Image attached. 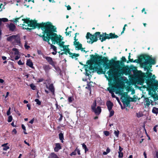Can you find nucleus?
<instances>
[{"mask_svg":"<svg viewBox=\"0 0 158 158\" xmlns=\"http://www.w3.org/2000/svg\"><path fill=\"white\" fill-rule=\"evenodd\" d=\"M119 151L118 152H122V151L123 150V148H121L120 146H119Z\"/></svg>","mask_w":158,"mask_h":158,"instance_id":"09e8293b","label":"nucleus"},{"mask_svg":"<svg viewBox=\"0 0 158 158\" xmlns=\"http://www.w3.org/2000/svg\"><path fill=\"white\" fill-rule=\"evenodd\" d=\"M49 89L51 91L52 93L54 92V89L52 85H50L49 86Z\"/></svg>","mask_w":158,"mask_h":158,"instance_id":"a878e982","label":"nucleus"},{"mask_svg":"<svg viewBox=\"0 0 158 158\" xmlns=\"http://www.w3.org/2000/svg\"><path fill=\"white\" fill-rule=\"evenodd\" d=\"M110 150L109 148H107L106 150V152L107 153H109L110 152Z\"/></svg>","mask_w":158,"mask_h":158,"instance_id":"4d7b16f0","label":"nucleus"},{"mask_svg":"<svg viewBox=\"0 0 158 158\" xmlns=\"http://www.w3.org/2000/svg\"><path fill=\"white\" fill-rule=\"evenodd\" d=\"M82 146L83 148L85 150V152L86 153V152L88 151V149L87 148L86 146L84 144H82Z\"/></svg>","mask_w":158,"mask_h":158,"instance_id":"cd10ccee","label":"nucleus"},{"mask_svg":"<svg viewBox=\"0 0 158 158\" xmlns=\"http://www.w3.org/2000/svg\"><path fill=\"white\" fill-rule=\"evenodd\" d=\"M12 132L15 134H16L17 133V131L15 129H14L12 131Z\"/></svg>","mask_w":158,"mask_h":158,"instance_id":"864d4df0","label":"nucleus"},{"mask_svg":"<svg viewBox=\"0 0 158 158\" xmlns=\"http://www.w3.org/2000/svg\"><path fill=\"white\" fill-rule=\"evenodd\" d=\"M50 45L51 49H52L54 51V52H52V54L53 55H56L57 53L56 47L55 46L52 44H50Z\"/></svg>","mask_w":158,"mask_h":158,"instance_id":"f3484780","label":"nucleus"},{"mask_svg":"<svg viewBox=\"0 0 158 158\" xmlns=\"http://www.w3.org/2000/svg\"><path fill=\"white\" fill-rule=\"evenodd\" d=\"M129 70V68L127 66L124 65L122 62L119 61H115L114 67L112 69H110L107 72L105 75V77L107 79L110 78L114 80L117 83L119 87H122L124 85V82L122 81V77H119L121 73H127Z\"/></svg>","mask_w":158,"mask_h":158,"instance_id":"7ed1b4c3","label":"nucleus"},{"mask_svg":"<svg viewBox=\"0 0 158 158\" xmlns=\"http://www.w3.org/2000/svg\"><path fill=\"white\" fill-rule=\"evenodd\" d=\"M15 35H12L8 37L7 38V40L11 41L12 42L13 41H14V38L15 37Z\"/></svg>","mask_w":158,"mask_h":158,"instance_id":"4be33fe9","label":"nucleus"},{"mask_svg":"<svg viewBox=\"0 0 158 158\" xmlns=\"http://www.w3.org/2000/svg\"><path fill=\"white\" fill-rule=\"evenodd\" d=\"M30 87L31 88V89L33 90H35L36 89V86L35 85L33 84H31L30 85Z\"/></svg>","mask_w":158,"mask_h":158,"instance_id":"72a5a7b5","label":"nucleus"},{"mask_svg":"<svg viewBox=\"0 0 158 158\" xmlns=\"http://www.w3.org/2000/svg\"><path fill=\"white\" fill-rule=\"evenodd\" d=\"M0 22L2 23V22H7L8 21V19H7L6 18H0Z\"/></svg>","mask_w":158,"mask_h":158,"instance_id":"c85d7f7f","label":"nucleus"},{"mask_svg":"<svg viewBox=\"0 0 158 158\" xmlns=\"http://www.w3.org/2000/svg\"><path fill=\"white\" fill-rule=\"evenodd\" d=\"M26 64L31 68H33V64L32 62L29 59L27 60Z\"/></svg>","mask_w":158,"mask_h":158,"instance_id":"6ab92c4d","label":"nucleus"},{"mask_svg":"<svg viewBox=\"0 0 158 158\" xmlns=\"http://www.w3.org/2000/svg\"><path fill=\"white\" fill-rule=\"evenodd\" d=\"M34 119H31L30 122L29 123L31 124H32L34 122Z\"/></svg>","mask_w":158,"mask_h":158,"instance_id":"052dcab7","label":"nucleus"},{"mask_svg":"<svg viewBox=\"0 0 158 158\" xmlns=\"http://www.w3.org/2000/svg\"><path fill=\"white\" fill-rule=\"evenodd\" d=\"M122 60L124 62H126V59L125 58V57L124 56H123L122 58Z\"/></svg>","mask_w":158,"mask_h":158,"instance_id":"3c124183","label":"nucleus"},{"mask_svg":"<svg viewBox=\"0 0 158 158\" xmlns=\"http://www.w3.org/2000/svg\"><path fill=\"white\" fill-rule=\"evenodd\" d=\"M148 87L150 89L149 91V94L153 97L155 102L149 98H145L144 100V105L148 107L150 104L152 106H153L155 105L156 104H158V95L156 93L155 91V90H157V89L155 88H152L150 87Z\"/></svg>","mask_w":158,"mask_h":158,"instance_id":"423d86ee","label":"nucleus"},{"mask_svg":"<svg viewBox=\"0 0 158 158\" xmlns=\"http://www.w3.org/2000/svg\"><path fill=\"white\" fill-rule=\"evenodd\" d=\"M68 29H69V27H67L65 30L66 31L65 32V33L67 36L69 35L70 34V33L71 32V31H69L68 32Z\"/></svg>","mask_w":158,"mask_h":158,"instance_id":"2f4dec72","label":"nucleus"},{"mask_svg":"<svg viewBox=\"0 0 158 158\" xmlns=\"http://www.w3.org/2000/svg\"><path fill=\"white\" fill-rule=\"evenodd\" d=\"M152 112L157 114L158 113V108L154 107L152 109Z\"/></svg>","mask_w":158,"mask_h":158,"instance_id":"b1692460","label":"nucleus"},{"mask_svg":"<svg viewBox=\"0 0 158 158\" xmlns=\"http://www.w3.org/2000/svg\"><path fill=\"white\" fill-rule=\"evenodd\" d=\"M104 133L106 136H108L109 135V132L108 131H104Z\"/></svg>","mask_w":158,"mask_h":158,"instance_id":"ea45409f","label":"nucleus"},{"mask_svg":"<svg viewBox=\"0 0 158 158\" xmlns=\"http://www.w3.org/2000/svg\"><path fill=\"white\" fill-rule=\"evenodd\" d=\"M76 150H77V154L79 155H80L81 154V153L80 150L77 148L76 149Z\"/></svg>","mask_w":158,"mask_h":158,"instance_id":"49530a36","label":"nucleus"},{"mask_svg":"<svg viewBox=\"0 0 158 158\" xmlns=\"http://www.w3.org/2000/svg\"><path fill=\"white\" fill-rule=\"evenodd\" d=\"M35 101L36 102L37 104L39 105H41V102L38 99H35Z\"/></svg>","mask_w":158,"mask_h":158,"instance_id":"473e14b6","label":"nucleus"},{"mask_svg":"<svg viewBox=\"0 0 158 158\" xmlns=\"http://www.w3.org/2000/svg\"><path fill=\"white\" fill-rule=\"evenodd\" d=\"M11 60L14 61L18 60L20 57V54L18 49L14 48L12 49V51L10 52Z\"/></svg>","mask_w":158,"mask_h":158,"instance_id":"1a4fd4ad","label":"nucleus"},{"mask_svg":"<svg viewBox=\"0 0 158 158\" xmlns=\"http://www.w3.org/2000/svg\"><path fill=\"white\" fill-rule=\"evenodd\" d=\"M4 82V80L0 78V83H3Z\"/></svg>","mask_w":158,"mask_h":158,"instance_id":"13d9d810","label":"nucleus"},{"mask_svg":"<svg viewBox=\"0 0 158 158\" xmlns=\"http://www.w3.org/2000/svg\"><path fill=\"white\" fill-rule=\"evenodd\" d=\"M24 143L26 144H27V145H28V146H30V144H29V143H28L25 140L24 141Z\"/></svg>","mask_w":158,"mask_h":158,"instance_id":"338daca9","label":"nucleus"},{"mask_svg":"<svg viewBox=\"0 0 158 158\" xmlns=\"http://www.w3.org/2000/svg\"><path fill=\"white\" fill-rule=\"evenodd\" d=\"M9 94V92H7L5 98H6L8 96Z\"/></svg>","mask_w":158,"mask_h":158,"instance_id":"69168bd1","label":"nucleus"},{"mask_svg":"<svg viewBox=\"0 0 158 158\" xmlns=\"http://www.w3.org/2000/svg\"><path fill=\"white\" fill-rule=\"evenodd\" d=\"M67 10H70L71 9V6L69 5H68L67 6Z\"/></svg>","mask_w":158,"mask_h":158,"instance_id":"5fc2aeb1","label":"nucleus"},{"mask_svg":"<svg viewBox=\"0 0 158 158\" xmlns=\"http://www.w3.org/2000/svg\"><path fill=\"white\" fill-rule=\"evenodd\" d=\"M77 33H76L75 34V36L74 37V41L73 42V44L75 47L76 49L77 50H79L82 47V44L80 43L78 41L77 39H76V35L77 34Z\"/></svg>","mask_w":158,"mask_h":158,"instance_id":"ddd939ff","label":"nucleus"},{"mask_svg":"<svg viewBox=\"0 0 158 158\" xmlns=\"http://www.w3.org/2000/svg\"><path fill=\"white\" fill-rule=\"evenodd\" d=\"M118 36L112 33H110L109 34H107L106 33H103L102 34H100V40L101 42L105 41L107 39L117 38Z\"/></svg>","mask_w":158,"mask_h":158,"instance_id":"9d476101","label":"nucleus"},{"mask_svg":"<svg viewBox=\"0 0 158 158\" xmlns=\"http://www.w3.org/2000/svg\"><path fill=\"white\" fill-rule=\"evenodd\" d=\"M22 128L25 131H26V127H25V126L23 125V124H22Z\"/></svg>","mask_w":158,"mask_h":158,"instance_id":"8fccbe9b","label":"nucleus"},{"mask_svg":"<svg viewBox=\"0 0 158 158\" xmlns=\"http://www.w3.org/2000/svg\"><path fill=\"white\" fill-rule=\"evenodd\" d=\"M74 98L73 96L69 97L68 98V101L69 103H70L74 100Z\"/></svg>","mask_w":158,"mask_h":158,"instance_id":"393cba45","label":"nucleus"},{"mask_svg":"<svg viewBox=\"0 0 158 158\" xmlns=\"http://www.w3.org/2000/svg\"><path fill=\"white\" fill-rule=\"evenodd\" d=\"M106 105L109 110H112L113 104L110 101H108L107 102Z\"/></svg>","mask_w":158,"mask_h":158,"instance_id":"dca6fc26","label":"nucleus"},{"mask_svg":"<svg viewBox=\"0 0 158 158\" xmlns=\"http://www.w3.org/2000/svg\"><path fill=\"white\" fill-rule=\"evenodd\" d=\"M104 65L105 66V69H108L110 68V66L108 65L106 63L104 64Z\"/></svg>","mask_w":158,"mask_h":158,"instance_id":"e433bc0d","label":"nucleus"},{"mask_svg":"<svg viewBox=\"0 0 158 158\" xmlns=\"http://www.w3.org/2000/svg\"><path fill=\"white\" fill-rule=\"evenodd\" d=\"M37 53L39 55H41L42 53L41 51L39 50L37 51Z\"/></svg>","mask_w":158,"mask_h":158,"instance_id":"bf43d9fd","label":"nucleus"},{"mask_svg":"<svg viewBox=\"0 0 158 158\" xmlns=\"http://www.w3.org/2000/svg\"><path fill=\"white\" fill-rule=\"evenodd\" d=\"M2 58L3 60H4L6 59V56H2Z\"/></svg>","mask_w":158,"mask_h":158,"instance_id":"0e129e2a","label":"nucleus"},{"mask_svg":"<svg viewBox=\"0 0 158 158\" xmlns=\"http://www.w3.org/2000/svg\"><path fill=\"white\" fill-rule=\"evenodd\" d=\"M15 23L18 22L20 25H22L23 28L26 29H31L35 28L37 27H40V24H38L35 21L30 20L29 19H21V17L17 18L10 20Z\"/></svg>","mask_w":158,"mask_h":158,"instance_id":"39448f33","label":"nucleus"},{"mask_svg":"<svg viewBox=\"0 0 158 158\" xmlns=\"http://www.w3.org/2000/svg\"><path fill=\"white\" fill-rule=\"evenodd\" d=\"M119 131L118 130H117V131H114V134L115 136L117 137H118L119 134Z\"/></svg>","mask_w":158,"mask_h":158,"instance_id":"bb28decb","label":"nucleus"},{"mask_svg":"<svg viewBox=\"0 0 158 158\" xmlns=\"http://www.w3.org/2000/svg\"><path fill=\"white\" fill-rule=\"evenodd\" d=\"M61 148L60 144L59 143H57L56 144V147L54 148L55 152H58Z\"/></svg>","mask_w":158,"mask_h":158,"instance_id":"aec40b11","label":"nucleus"},{"mask_svg":"<svg viewBox=\"0 0 158 158\" xmlns=\"http://www.w3.org/2000/svg\"><path fill=\"white\" fill-rule=\"evenodd\" d=\"M156 156L157 158H158V152H156Z\"/></svg>","mask_w":158,"mask_h":158,"instance_id":"774afa93","label":"nucleus"},{"mask_svg":"<svg viewBox=\"0 0 158 158\" xmlns=\"http://www.w3.org/2000/svg\"><path fill=\"white\" fill-rule=\"evenodd\" d=\"M8 27L10 31H14L15 29V26L12 23H10L8 26Z\"/></svg>","mask_w":158,"mask_h":158,"instance_id":"a211bd4d","label":"nucleus"},{"mask_svg":"<svg viewBox=\"0 0 158 158\" xmlns=\"http://www.w3.org/2000/svg\"><path fill=\"white\" fill-rule=\"evenodd\" d=\"M40 27L44 32V34L42 36L43 40L47 41L49 44H50L49 41L51 39L54 44H57L59 48L62 52L60 53L59 57L64 54L69 55V56L72 58H75L79 56L78 54H73L71 53L69 48V45H64V42L63 41V38L60 35H59L54 33L56 32V28L53 26L52 23L49 22L43 23L40 24Z\"/></svg>","mask_w":158,"mask_h":158,"instance_id":"f257e3e1","label":"nucleus"},{"mask_svg":"<svg viewBox=\"0 0 158 158\" xmlns=\"http://www.w3.org/2000/svg\"><path fill=\"white\" fill-rule=\"evenodd\" d=\"M120 89V90H117V94H119L121 95V99L122 102L123 103L126 102L128 101V97L127 93H123L122 91Z\"/></svg>","mask_w":158,"mask_h":158,"instance_id":"f8f14e48","label":"nucleus"},{"mask_svg":"<svg viewBox=\"0 0 158 158\" xmlns=\"http://www.w3.org/2000/svg\"><path fill=\"white\" fill-rule=\"evenodd\" d=\"M119 158H122L123 156V153L122 152H118Z\"/></svg>","mask_w":158,"mask_h":158,"instance_id":"58836bf2","label":"nucleus"},{"mask_svg":"<svg viewBox=\"0 0 158 158\" xmlns=\"http://www.w3.org/2000/svg\"><path fill=\"white\" fill-rule=\"evenodd\" d=\"M43 81V79L42 78L38 80L37 81V82H40L42 81Z\"/></svg>","mask_w":158,"mask_h":158,"instance_id":"6e6d98bb","label":"nucleus"},{"mask_svg":"<svg viewBox=\"0 0 158 158\" xmlns=\"http://www.w3.org/2000/svg\"><path fill=\"white\" fill-rule=\"evenodd\" d=\"M27 41H25L24 47L27 49H28L30 48V46L27 45Z\"/></svg>","mask_w":158,"mask_h":158,"instance_id":"c756f323","label":"nucleus"},{"mask_svg":"<svg viewBox=\"0 0 158 158\" xmlns=\"http://www.w3.org/2000/svg\"><path fill=\"white\" fill-rule=\"evenodd\" d=\"M8 143H4L2 145V146L3 147V150L4 151H7L8 149H9V146H7V145Z\"/></svg>","mask_w":158,"mask_h":158,"instance_id":"412c9836","label":"nucleus"},{"mask_svg":"<svg viewBox=\"0 0 158 158\" xmlns=\"http://www.w3.org/2000/svg\"><path fill=\"white\" fill-rule=\"evenodd\" d=\"M60 117L59 119V121H61L62 119L63 116L62 114H60Z\"/></svg>","mask_w":158,"mask_h":158,"instance_id":"de8ad7c7","label":"nucleus"},{"mask_svg":"<svg viewBox=\"0 0 158 158\" xmlns=\"http://www.w3.org/2000/svg\"><path fill=\"white\" fill-rule=\"evenodd\" d=\"M10 109H11V108L10 107L8 111L7 112V115H9L10 114Z\"/></svg>","mask_w":158,"mask_h":158,"instance_id":"79ce46f5","label":"nucleus"},{"mask_svg":"<svg viewBox=\"0 0 158 158\" xmlns=\"http://www.w3.org/2000/svg\"><path fill=\"white\" fill-rule=\"evenodd\" d=\"M100 32H96L94 35H91L89 33H87L86 38L87 40L88 43L92 44L94 42L96 41L98 38L100 39Z\"/></svg>","mask_w":158,"mask_h":158,"instance_id":"6e6552de","label":"nucleus"},{"mask_svg":"<svg viewBox=\"0 0 158 158\" xmlns=\"http://www.w3.org/2000/svg\"><path fill=\"white\" fill-rule=\"evenodd\" d=\"M18 63L19 65H22L23 64V63L22 62V61L21 60H19L18 61Z\"/></svg>","mask_w":158,"mask_h":158,"instance_id":"37998d69","label":"nucleus"},{"mask_svg":"<svg viewBox=\"0 0 158 158\" xmlns=\"http://www.w3.org/2000/svg\"><path fill=\"white\" fill-rule=\"evenodd\" d=\"M136 115L139 118L142 117L143 116V114L142 113H137Z\"/></svg>","mask_w":158,"mask_h":158,"instance_id":"a19ab883","label":"nucleus"},{"mask_svg":"<svg viewBox=\"0 0 158 158\" xmlns=\"http://www.w3.org/2000/svg\"><path fill=\"white\" fill-rule=\"evenodd\" d=\"M76 152H77V150H75L73 152H72L70 154V155L71 156H72L73 155H75L76 154Z\"/></svg>","mask_w":158,"mask_h":158,"instance_id":"4c0bfd02","label":"nucleus"},{"mask_svg":"<svg viewBox=\"0 0 158 158\" xmlns=\"http://www.w3.org/2000/svg\"><path fill=\"white\" fill-rule=\"evenodd\" d=\"M143 155H144V158H147V155H146V154L145 153V152H144L143 153Z\"/></svg>","mask_w":158,"mask_h":158,"instance_id":"e2e57ef3","label":"nucleus"},{"mask_svg":"<svg viewBox=\"0 0 158 158\" xmlns=\"http://www.w3.org/2000/svg\"><path fill=\"white\" fill-rule=\"evenodd\" d=\"M27 106L28 107V109L29 110H30V109H31V106H30V104H27Z\"/></svg>","mask_w":158,"mask_h":158,"instance_id":"603ef678","label":"nucleus"},{"mask_svg":"<svg viewBox=\"0 0 158 158\" xmlns=\"http://www.w3.org/2000/svg\"><path fill=\"white\" fill-rule=\"evenodd\" d=\"M20 39L19 36L18 35H15L14 39V41H13L12 43L14 45H18L19 46L21 45Z\"/></svg>","mask_w":158,"mask_h":158,"instance_id":"4468645a","label":"nucleus"},{"mask_svg":"<svg viewBox=\"0 0 158 158\" xmlns=\"http://www.w3.org/2000/svg\"><path fill=\"white\" fill-rule=\"evenodd\" d=\"M139 62L140 63L142 66L144 68V70L146 71V74L141 72L138 71L135 74V77L137 80L141 82H142L144 79L148 80L147 83L148 87L152 88L158 89V81L155 80L156 77L155 75H152L150 70L152 67V64L155 63L154 59L147 56H142L139 59Z\"/></svg>","mask_w":158,"mask_h":158,"instance_id":"f03ea898","label":"nucleus"},{"mask_svg":"<svg viewBox=\"0 0 158 158\" xmlns=\"http://www.w3.org/2000/svg\"><path fill=\"white\" fill-rule=\"evenodd\" d=\"M158 125H156L153 128V130L154 131L156 132H157V129L156 127H157Z\"/></svg>","mask_w":158,"mask_h":158,"instance_id":"c03bdc74","label":"nucleus"},{"mask_svg":"<svg viewBox=\"0 0 158 158\" xmlns=\"http://www.w3.org/2000/svg\"><path fill=\"white\" fill-rule=\"evenodd\" d=\"M44 58H45L47 60L48 62L50 64L52 65L53 67H54L55 69H56V67L55 66V63L53 61L52 58L49 56H46L44 57Z\"/></svg>","mask_w":158,"mask_h":158,"instance_id":"2eb2a0df","label":"nucleus"},{"mask_svg":"<svg viewBox=\"0 0 158 158\" xmlns=\"http://www.w3.org/2000/svg\"><path fill=\"white\" fill-rule=\"evenodd\" d=\"M12 120V117L11 115L9 116L8 118V122H10Z\"/></svg>","mask_w":158,"mask_h":158,"instance_id":"c9c22d12","label":"nucleus"},{"mask_svg":"<svg viewBox=\"0 0 158 158\" xmlns=\"http://www.w3.org/2000/svg\"><path fill=\"white\" fill-rule=\"evenodd\" d=\"M91 59L87 61L86 64L85 65L86 75L89 76L91 73L94 71H97L98 74H105V71H103L102 69V65L103 63L102 57L98 55H90Z\"/></svg>","mask_w":158,"mask_h":158,"instance_id":"20e7f679","label":"nucleus"},{"mask_svg":"<svg viewBox=\"0 0 158 158\" xmlns=\"http://www.w3.org/2000/svg\"><path fill=\"white\" fill-rule=\"evenodd\" d=\"M84 49H85V48H82V47H81V48H80L79 50H81V51L82 52H86L85 51V50Z\"/></svg>","mask_w":158,"mask_h":158,"instance_id":"a18cd8bd","label":"nucleus"},{"mask_svg":"<svg viewBox=\"0 0 158 158\" xmlns=\"http://www.w3.org/2000/svg\"><path fill=\"white\" fill-rule=\"evenodd\" d=\"M30 2H31L32 4H33L34 3V0L31 1V0H25V1L24 3H26L27 4H29L28 3Z\"/></svg>","mask_w":158,"mask_h":158,"instance_id":"f704fd0d","label":"nucleus"},{"mask_svg":"<svg viewBox=\"0 0 158 158\" xmlns=\"http://www.w3.org/2000/svg\"><path fill=\"white\" fill-rule=\"evenodd\" d=\"M142 12H144V14H147V13L146 11H145V8H143L142 10Z\"/></svg>","mask_w":158,"mask_h":158,"instance_id":"680f3d73","label":"nucleus"},{"mask_svg":"<svg viewBox=\"0 0 158 158\" xmlns=\"http://www.w3.org/2000/svg\"><path fill=\"white\" fill-rule=\"evenodd\" d=\"M59 137L60 140L61 141L62 143L63 142L64 135L63 133H60L59 134Z\"/></svg>","mask_w":158,"mask_h":158,"instance_id":"5701e85b","label":"nucleus"},{"mask_svg":"<svg viewBox=\"0 0 158 158\" xmlns=\"http://www.w3.org/2000/svg\"><path fill=\"white\" fill-rule=\"evenodd\" d=\"M107 80H108V85L110 86V87L107 88L108 90L111 94L112 97L114 98L115 96L114 92L115 91L116 93L117 94L116 92L117 90H120V89H123L124 86H123L121 87H119V86L118 85L117 83H116V82L114 80L111 79H110V78H109V79Z\"/></svg>","mask_w":158,"mask_h":158,"instance_id":"0eeeda50","label":"nucleus"},{"mask_svg":"<svg viewBox=\"0 0 158 158\" xmlns=\"http://www.w3.org/2000/svg\"><path fill=\"white\" fill-rule=\"evenodd\" d=\"M109 111L110 112L109 117H110L112 116L114 114V110H109Z\"/></svg>","mask_w":158,"mask_h":158,"instance_id":"7c9ffc66","label":"nucleus"},{"mask_svg":"<svg viewBox=\"0 0 158 158\" xmlns=\"http://www.w3.org/2000/svg\"><path fill=\"white\" fill-rule=\"evenodd\" d=\"M100 100H101L100 98H97L96 100H95L94 102L91 106V108L92 110L96 114H99L101 111V109L100 106H98L96 108V102H98V101H99Z\"/></svg>","mask_w":158,"mask_h":158,"instance_id":"9b49d317","label":"nucleus"}]
</instances>
